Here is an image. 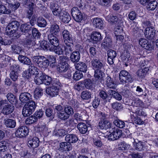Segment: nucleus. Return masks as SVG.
<instances>
[{
  "label": "nucleus",
  "mask_w": 158,
  "mask_h": 158,
  "mask_svg": "<svg viewBox=\"0 0 158 158\" xmlns=\"http://www.w3.org/2000/svg\"><path fill=\"white\" fill-rule=\"evenodd\" d=\"M76 69L84 73L86 72L87 70V67L86 64L84 63L80 62L75 64Z\"/></svg>",
  "instance_id": "393cba45"
},
{
  "label": "nucleus",
  "mask_w": 158,
  "mask_h": 158,
  "mask_svg": "<svg viewBox=\"0 0 158 158\" xmlns=\"http://www.w3.org/2000/svg\"><path fill=\"white\" fill-rule=\"evenodd\" d=\"M27 44L29 45H34L35 49L49 50L50 51L53 50V49L52 46L45 40L42 41L40 43L39 47H38V44L35 45V43L34 40H28V41L27 42Z\"/></svg>",
  "instance_id": "39448f33"
},
{
  "label": "nucleus",
  "mask_w": 158,
  "mask_h": 158,
  "mask_svg": "<svg viewBox=\"0 0 158 158\" xmlns=\"http://www.w3.org/2000/svg\"><path fill=\"white\" fill-rule=\"evenodd\" d=\"M32 33L33 36L34 37L35 39L39 38L41 35L38 31L35 28H33L32 29Z\"/></svg>",
  "instance_id": "338daca9"
},
{
  "label": "nucleus",
  "mask_w": 158,
  "mask_h": 158,
  "mask_svg": "<svg viewBox=\"0 0 158 158\" xmlns=\"http://www.w3.org/2000/svg\"><path fill=\"white\" fill-rule=\"evenodd\" d=\"M91 38L93 40L98 42L102 39L101 34L97 31L93 32L91 35Z\"/></svg>",
  "instance_id": "c756f323"
},
{
  "label": "nucleus",
  "mask_w": 158,
  "mask_h": 158,
  "mask_svg": "<svg viewBox=\"0 0 158 158\" xmlns=\"http://www.w3.org/2000/svg\"><path fill=\"white\" fill-rule=\"evenodd\" d=\"M19 23L16 21L12 22L6 27V33L10 37H13L15 35L16 32L17 31L19 26Z\"/></svg>",
  "instance_id": "20e7f679"
},
{
  "label": "nucleus",
  "mask_w": 158,
  "mask_h": 158,
  "mask_svg": "<svg viewBox=\"0 0 158 158\" xmlns=\"http://www.w3.org/2000/svg\"><path fill=\"white\" fill-rule=\"evenodd\" d=\"M139 45L143 48L147 50H150L152 49L151 45L148 41L145 38H141L139 40Z\"/></svg>",
  "instance_id": "4468645a"
},
{
  "label": "nucleus",
  "mask_w": 158,
  "mask_h": 158,
  "mask_svg": "<svg viewBox=\"0 0 158 158\" xmlns=\"http://www.w3.org/2000/svg\"><path fill=\"white\" fill-rule=\"evenodd\" d=\"M132 103L134 106L136 107H140L143 105L142 101L138 98L136 99Z\"/></svg>",
  "instance_id": "774afa93"
},
{
  "label": "nucleus",
  "mask_w": 158,
  "mask_h": 158,
  "mask_svg": "<svg viewBox=\"0 0 158 158\" xmlns=\"http://www.w3.org/2000/svg\"><path fill=\"white\" fill-rule=\"evenodd\" d=\"M38 26L40 27H44L47 25V22L42 17H39L37 20Z\"/></svg>",
  "instance_id": "79ce46f5"
},
{
  "label": "nucleus",
  "mask_w": 158,
  "mask_h": 158,
  "mask_svg": "<svg viewBox=\"0 0 158 158\" xmlns=\"http://www.w3.org/2000/svg\"><path fill=\"white\" fill-rule=\"evenodd\" d=\"M114 123L115 125L120 128H123L125 126L124 122L120 119H115Z\"/></svg>",
  "instance_id": "864d4df0"
},
{
  "label": "nucleus",
  "mask_w": 158,
  "mask_h": 158,
  "mask_svg": "<svg viewBox=\"0 0 158 158\" xmlns=\"http://www.w3.org/2000/svg\"><path fill=\"white\" fill-rule=\"evenodd\" d=\"M106 84L107 86L110 88L114 89L116 87L113 79L109 76H107L106 78Z\"/></svg>",
  "instance_id": "7c9ffc66"
},
{
  "label": "nucleus",
  "mask_w": 158,
  "mask_h": 158,
  "mask_svg": "<svg viewBox=\"0 0 158 158\" xmlns=\"http://www.w3.org/2000/svg\"><path fill=\"white\" fill-rule=\"evenodd\" d=\"M10 76L13 81H15L18 80L19 74L18 72L11 71L10 74Z\"/></svg>",
  "instance_id": "bf43d9fd"
},
{
  "label": "nucleus",
  "mask_w": 158,
  "mask_h": 158,
  "mask_svg": "<svg viewBox=\"0 0 158 158\" xmlns=\"http://www.w3.org/2000/svg\"><path fill=\"white\" fill-rule=\"evenodd\" d=\"M156 30L154 27H148L144 30V35L146 38L149 40L153 39L155 35Z\"/></svg>",
  "instance_id": "9d476101"
},
{
  "label": "nucleus",
  "mask_w": 158,
  "mask_h": 158,
  "mask_svg": "<svg viewBox=\"0 0 158 158\" xmlns=\"http://www.w3.org/2000/svg\"><path fill=\"white\" fill-rule=\"evenodd\" d=\"M18 58L19 61L22 63L27 65H30L31 64L30 60L25 56L19 55Z\"/></svg>",
  "instance_id": "72a5a7b5"
},
{
  "label": "nucleus",
  "mask_w": 158,
  "mask_h": 158,
  "mask_svg": "<svg viewBox=\"0 0 158 158\" xmlns=\"http://www.w3.org/2000/svg\"><path fill=\"white\" fill-rule=\"evenodd\" d=\"M149 71L148 68H145L143 69H140L138 70L137 72V76L141 78L144 77Z\"/></svg>",
  "instance_id": "2f4dec72"
},
{
  "label": "nucleus",
  "mask_w": 158,
  "mask_h": 158,
  "mask_svg": "<svg viewBox=\"0 0 158 158\" xmlns=\"http://www.w3.org/2000/svg\"><path fill=\"white\" fill-rule=\"evenodd\" d=\"M38 69L35 66H30L29 69V73L32 74H36L38 72Z\"/></svg>",
  "instance_id": "0e129e2a"
},
{
  "label": "nucleus",
  "mask_w": 158,
  "mask_h": 158,
  "mask_svg": "<svg viewBox=\"0 0 158 158\" xmlns=\"http://www.w3.org/2000/svg\"><path fill=\"white\" fill-rule=\"evenodd\" d=\"M112 44V41L109 38H106L104 40V42L102 44V46L104 48H109L111 47Z\"/></svg>",
  "instance_id": "4c0bfd02"
},
{
  "label": "nucleus",
  "mask_w": 158,
  "mask_h": 158,
  "mask_svg": "<svg viewBox=\"0 0 158 158\" xmlns=\"http://www.w3.org/2000/svg\"><path fill=\"white\" fill-rule=\"evenodd\" d=\"M43 90L39 87H37L35 88L34 91V98L38 99L40 98L43 94Z\"/></svg>",
  "instance_id": "e433bc0d"
},
{
  "label": "nucleus",
  "mask_w": 158,
  "mask_h": 158,
  "mask_svg": "<svg viewBox=\"0 0 158 158\" xmlns=\"http://www.w3.org/2000/svg\"><path fill=\"white\" fill-rule=\"evenodd\" d=\"M112 0H97L98 3L102 6H106L109 4Z\"/></svg>",
  "instance_id": "69168bd1"
},
{
  "label": "nucleus",
  "mask_w": 158,
  "mask_h": 158,
  "mask_svg": "<svg viewBox=\"0 0 158 158\" xmlns=\"http://www.w3.org/2000/svg\"><path fill=\"white\" fill-rule=\"evenodd\" d=\"M60 31L59 25L56 24H53L51 26L50 28V32L51 34L56 35Z\"/></svg>",
  "instance_id": "cd10ccee"
},
{
  "label": "nucleus",
  "mask_w": 158,
  "mask_h": 158,
  "mask_svg": "<svg viewBox=\"0 0 158 158\" xmlns=\"http://www.w3.org/2000/svg\"><path fill=\"white\" fill-rule=\"evenodd\" d=\"M43 83L46 85H49L52 81V79L50 77L43 74Z\"/></svg>",
  "instance_id": "37998d69"
},
{
  "label": "nucleus",
  "mask_w": 158,
  "mask_h": 158,
  "mask_svg": "<svg viewBox=\"0 0 158 158\" xmlns=\"http://www.w3.org/2000/svg\"><path fill=\"white\" fill-rule=\"evenodd\" d=\"M82 81L76 83L74 86V89L78 91L84 89L85 87Z\"/></svg>",
  "instance_id": "052dcab7"
},
{
  "label": "nucleus",
  "mask_w": 158,
  "mask_h": 158,
  "mask_svg": "<svg viewBox=\"0 0 158 158\" xmlns=\"http://www.w3.org/2000/svg\"><path fill=\"white\" fill-rule=\"evenodd\" d=\"M40 140L36 137H34L31 139H30L28 142V145L29 147L35 148L37 147L39 145Z\"/></svg>",
  "instance_id": "f3484780"
},
{
  "label": "nucleus",
  "mask_w": 158,
  "mask_h": 158,
  "mask_svg": "<svg viewBox=\"0 0 158 158\" xmlns=\"http://www.w3.org/2000/svg\"><path fill=\"white\" fill-rule=\"evenodd\" d=\"M92 65L94 70L101 69L104 67V65L101 60L97 59H93L91 61Z\"/></svg>",
  "instance_id": "dca6fc26"
},
{
  "label": "nucleus",
  "mask_w": 158,
  "mask_h": 158,
  "mask_svg": "<svg viewBox=\"0 0 158 158\" xmlns=\"http://www.w3.org/2000/svg\"><path fill=\"white\" fill-rule=\"evenodd\" d=\"M33 62L36 64L39 67L44 68L49 65V61L43 56H34L32 58Z\"/></svg>",
  "instance_id": "f03ea898"
},
{
  "label": "nucleus",
  "mask_w": 158,
  "mask_h": 158,
  "mask_svg": "<svg viewBox=\"0 0 158 158\" xmlns=\"http://www.w3.org/2000/svg\"><path fill=\"white\" fill-rule=\"evenodd\" d=\"M77 128L80 132L82 134L86 133L88 130L86 125L82 123H79L77 125Z\"/></svg>",
  "instance_id": "c9c22d12"
},
{
  "label": "nucleus",
  "mask_w": 158,
  "mask_h": 158,
  "mask_svg": "<svg viewBox=\"0 0 158 158\" xmlns=\"http://www.w3.org/2000/svg\"><path fill=\"white\" fill-rule=\"evenodd\" d=\"M93 24L97 28L103 29L104 28V23L103 20L98 18H95L93 19Z\"/></svg>",
  "instance_id": "ddd939ff"
},
{
  "label": "nucleus",
  "mask_w": 158,
  "mask_h": 158,
  "mask_svg": "<svg viewBox=\"0 0 158 158\" xmlns=\"http://www.w3.org/2000/svg\"><path fill=\"white\" fill-rule=\"evenodd\" d=\"M80 54L78 51H74L72 53L70 56V59L73 62H77L80 59Z\"/></svg>",
  "instance_id": "c85d7f7f"
},
{
  "label": "nucleus",
  "mask_w": 158,
  "mask_h": 158,
  "mask_svg": "<svg viewBox=\"0 0 158 158\" xmlns=\"http://www.w3.org/2000/svg\"><path fill=\"white\" fill-rule=\"evenodd\" d=\"M11 13L10 10L7 9L6 6L3 5H0V13L8 14Z\"/></svg>",
  "instance_id": "4d7b16f0"
},
{
  "label": "nucleus",
  "mask_w": 158,
  "mask_h": 158,
  "mask_svg": "<svg viewBox=\"0 0 158 158\" xmlns=\"http://www.w3.org/2000/svg\"><path fill=\"white\" fill-rule=\"evenodd\" d=\"M83 74L80 71H76L73 74V78L76 81L78 80L83 77Z\"/></svg>",
  "instance_id": "e2e57ef3"
},
{
  "label": "nucleus",
  "mask_w": 158,
  "mask_h": 158,
  "mask_svg": "<svg viewBox=\"0 0 158 158\" xmlns=\"http://www.w3.org/2000/svg\"><path fill=\"white\" fill-rule=\"evenodd\" d=\"M82 82L85 87L89 89L93 87V83L89 79H86L82 81Z\"/></svg>",
  "instance_id": "a18cd8bd"
},
{
  "label": "nucleus",
  "mask_w": 158,
  "mask_h": 158,
  "mask_svg": "<svg viewBox=\"0 0 158 158\" xmlns=\"http://www.w3.org/2000/svg\"><path fill=\"white\" fill-rule=\"evenodd\" d=\"M62 35L64 43H66L67 42H73L72 35L67 30H64L62 31Z\"/></svg>",
  "instance_id": "a211bd4d"
},
{
  "label": "nucleus",
  "mask_w": 158,
  "mask_h": 158,
  "mask_svg": "<svg viewBox=\"0 0 158 158\" xmlns=\"http://www.w3.org/2000/svg\"><path fill=\"white\" fill-rule=\"evenodd\" d=\"M119 150L123 151L127 150L131 148L130 145L123 142H121L119 145Z\"/></svg>",
  "instance_id": "49530a36"
},
{
  "label": "nucleus",
  "mask_w": 158,
  "mask_h": 158,
  "mask_svg": "<svg viewBox=\"0 0 158 158\" xmlns=\"http://www.w3.org/2000/svg\"><path fill=\"white\" fill-rule=\"evenodd\" d=\"M71 149L70 145H69L67 142H63L60 143L59 150L61 152L69 151Z\"/></svg>",
  "instance_id": "bb28decb"
},
{
  "label": "nucleus",
  "mask_w": 158,
  "mask_h": 158,
  "mask_svg": "<svg viewBox=\"0 0 158 158\" xmlns=\"http://www.w3.org/2000/svg\"><path fill=\"white\" fill-rule=\"evenodd\" d=\"M59 19L60 20L64 23H68L71 19V17L69 14L65 11H63L62 14Z\"/></svg>",
  "instance_id": "4be33fe9"
},
{
  "label": "nucleus",
  "mask_w": 158,
  "mask_h": 158,
  "mask_svg": "<svg viewBox=\"0 0 158 158\" xmlns=\"http://www.w3.org/2000/svg\"><path fill=\"white\" fill-rule=\"evenodd\" d=\"M14 109V106L10 104L5 105L2 110V113L4 114L7 115L11 113Z\"/></svg>",
  "instance_id": "412c9836"
},
{
  "label": "nucleus",
  "mask_w": 158,
  "mask_h": 158,
  "mask_svg": "<svg viewBox=\"0 0 158 158\" xmlns=\"http://www.w3.org/2000/svg\"><path fill=\"white\" fill-rule=\"evenodd\" d=\"M69 64L68 63H63L59 64L57 68V70L60 73L65 72L68 70Z\"/></svg>",
  "instance_id": "f704fd0d"
},
{
  "label": "nucleus",
  "mask_w": 158,
  "mask_h": 158,
  "mask_svg": "<svg viewBox=\"0 0 158 158\" xmlns=\"http://www.w3.org/2000/svg\"><path fill=\"white\" fill-rule=\"evenodd\" d=\"M12 50L16 53H20L22 50V48L17 45L14 44L11 46Z\"/></svg>",
  "instance_id": "680f3d73"
},
{
  "label": "nucleus",
  "mask_w": 158,
  "mask_h": 158,
  "mask_svg": "<svg viewBox=\"0 0 158 158\" xmlns=\"http://www.w3.org/2000/svg\"><path fill=\"white\" fill-rule=\"evenodd\" d=\"M64 110L65 114H66V118H69L70 115L73 113V109L70 106H66L64 108Z\"/></svg>",
  "instance_id": "ea45409f"
},
{
  "label": "nucleus",
  "mask_w": 158,
  "mask_h": 158,
  "mask_svg": "<svg viewBox=\"0 0 158 158\" xmlns=\"http://www.w3.org/2000/svg\"><path fill=\"white\" fill-rule=\"evenodd\" d=\"M71 14L73 19L76 22H81L83 19L82 13L77 7H73L71 10Z\"/></svg>",
  "instance_id": "1a4fd4ad"
},
{
  "label": "nucleus",
  "mask_w": 158,
  "mask_h": 158,
  "mask_svg": "<svg viewBox=\"0 0 158 158\" xmlns=\"http://www.w3.org/2000/svg\"><path fill=\"white\" fill-rule=\"evenodd\" d=\"M106 19L111 23H115L117 22L118 19L116 16L110 15L107 16Z\"/></svg>",
  "instance_id": "de8ad7c7"
},
{
  "label": "nucleus",
  "mask_w": 158,
  "mask_h": 158,
  "mask_svg": "<svg viewBox=\"0 0 158 158\" xmlns=\"http://www.w3.org/2000/svg\"><path fill=\"white\" fill-rule=\"evenodd\" d=\"M98 126L100 128L102 129H106L111 127L110 123L106 119H102L99 123Z\"/></svg>",
  "instance_id": "2eb2a0df"
},
{
  "label": "nucleus",
  "mask_w": 158,
  "mask_h": 158,
  "mask_svg": "<svg viewBox=\"0 0 158 158\" xmlns=\"http://www.w3.org/2000/svg\"><path fill=\"white\" fill-rule=\"evenodd\" d=\"M91 95L92 94L90 92L85 90L82 92L81 97L83 99L88 100L91 98Z\"/></svg>",
  "instance_id": "58836bf2"
},
{
  "label": "nucleus",
  "mask_w": 158,
  "mask_h": 158,
  "mask_svg": "<svg viewBox=\"0 0 158 158\" xmlns=\"http://www.w3.org/2000/svg\"><path fill=\"white\" fill-rule=\"evenodd\" d=\"M54 135L62 136H64L65 135V131L63 129H56L55 130L54 132Z\"/></svg>",
  "instance_id": "6e6d98bb"
},
{
  "label": "nucleus",
  "mask_w": 158,
  "mask_h": 158,
  "mask_svg": "<svg viewBox=\"0 0 158 158\" xmlns=\"http://www.w3.org/2000/svg\"><path fill=\"white\" fill-rule=\"evenodd\" d=\"M6 98L9 102L11 103L16 102L15 97L12 93H8L6 95Z\"/></svg>",
  "instance_id": "13d9d810"
},
{
  "label": "nucleus",
  "mask_w": 158,
  "mask_h": 158,
  "mask_svg": "<svg viewBox=\"0 0 158 158\" xmlns=\"http://www.w3.org/2000/svg\"><path fill=\"white\" fill-rule=\"evenodd\" d=\"M157 5V2L154 1L149 2L147 5V8L148 10H153L156 8Z\"/></svg>",
  "instance_id": "c03bdc74"
},
{
  "label": "nucleus",
  "mask_w": 158,
  "mask_h": 158,
  "mask_svg": "<svg viewBox=\"0 0 158 158\" xmlns=\"http://www.w3.org/2000/svg\"><path fill=\"white\" fill-rule=\"evenodd\" d=\"M43 74L41 75L38 74L34 78V81L38 85H40L43 83Z\"/></svg>",
  "instance_id": "5fc2aeb1"
},
{
  "label": "nucleus",
  "mask_w": 158,
  "mask_h": 158,
  "mask_svg": "<svg viewBox=\"0 0 158 158\" xmlns=\"http://www.w3.org/2000/svg\"><path fill=\"white\" fill-rule=\"evenodd\" d=\"M31 27L30 24H24L21 25L20 29L22 32L26 33L31 30Z\"/></svg>",
  "instance_id": "a19ab883"
},
{
  "label": "nucleus",
  "mask_w": 158,
  "mask_h": 158,
  "mask_svg": "<svg viewBox=\"0 0 158 158\" xmlns=\"http://www.w3.org/2000/svg\"><path fill=\"white\" fill-rule=\"evenodd\" d=\"M53 82L52 85L48 87L46 90V93L52 97L58 94L61 85L60 83L58 81H55Z\"/></svg>",
  "instance_id": "f257e3e1"
},
{
  "label": "nucleus",
  "mask_w": 158,
  "mask_h": 158,
  "mask_svg": "<svg viewBox=\"0 0 158 158\" xmlns=\"http://www.w3.org/2000/svg\"><path fill=\"white\" fill-rule=\"evenodd\" d=\"M119 80L122 83L127 82H131L133 79L131 75L125 70L120 71L119 74Z\"/></svg>",
  "instance_id": "0eeeda50"
},
{
  "label": "nucleus",
  "mask_w": 158,
  "mask_h": 158,
  "mask_svg": "<svg viewBox=\"0 0 158 158\" xmlns=\"http://www.w3.org/2000/svg\"><path fill=\"white\" fill-rule=\"evenodd\" d=\"M108 62L110 64H113L114 60L117 56L116 52L112 49L109 50L107 52Z\"/></svg>",
  "instance_id": "f8f14e48"
},
{
  "label": "nucleus",
  "mask_w": 158,
  "mask_h": 158,
  "mask_svg": "<svg viewBox=\"0 0 158 158\" xmlns=\"http://www.w3.org/2000/svg\"><path fill=\"white\" fill-rule=\"evenodd\" d=\"M133 139L134 142H133V144L135 149L138 151L142 150L143 147V143L138 139H136L135 140L134 138H133Z\"/></svg>",
  "instance_id": "a878e982"
},
{
  "label": "nucleus",
  "mask_w": 158,
  "mask_h": 158,
  "mask_svg": "<svg viewBox=\"0 0 158 158\" xmlns=\"http://www.w3.org/2000/svg\"><path fill=\"white\" fill-rule=\"evenodd\" d=\"M101 69H98L95 70L94 76L98 79H102L104 75V73L101 70Z\"/></svg>",
  "instance_id": "09e8293b"
},
{
  "label": "nucleus",
  "mask_w": 158,
  "mask_h": 158,
  "mask_svg": "<svg viewBox=\"0 0 158 158\" xmlns=\"http://www.w3.org/2000/svg\"><path fill=\"white\" fill-rule=\"evenodd\" d=\"M8 146V143L5 141L0 142V151L4 152L7 149Z\"/></svg>",
  "instance_id": "8fccbe9b"
},
{
  "label": "nucleus",
  "mask_w": 158,
  "mask_h": 158,
  "mask_svg": "<svg viewBox=\"0 0 158 158\" xmlns=\"http://www.w3.org/2000/svg\"><path fill=\"white\" fill-rule=\"evenodd\" d=\"M111 106L113 109L117 111H119L123 108L122 104L118 102L113 103L111 104Z\"/></svg>",
  "instance_id": "603ef678"
},
{
  "label": "nucleus",
  "mask_w": 158,
  "mask_h": 158,
  "mask_svg": "<svg viewBox=\"0 0 158 158\" xmlns=\"http://www.w3.org/2000/svg\"><path fill=\"white\" fill-rule=\"evenodd\" d=\"M5 123L7 127L10 128L15 127L16 125L15 120L13 119H6L5 120Z\"/></svg>",
  "instance_id": "473e14b6"
},
{
  "label": "nucleus",
  "mask_w": 158,
  "mask_h": 158,
  "mask_svg": "<svg viewBox=\"0 0 158 158\" xmlns=\"http://www.w3.org/2000/svg\"><path fill=\"white\" fill-rule=\"evenodd\" d=\"M64 50L66 55L71 53L73 50V42H67L64 43Z\"/></svg>",
  "instance_id": "b1692460"
},
{
  "label": "nucleus",
  "mask_w": 158,
  "mask_h": 158,
  "mask_svg": "<svg viewBox=\"0 0 158 158\" xmlns=\"http://www.w3.org/2000/svg\"><path fill=\"white\" fill-rule=\"evenodd\" d=\"M110 134L108 136V138L110 140H114L120 138L122 135V130L115 127H111L110 129Z\"/></svg>",
  "instance_id": "423d86ee"
},
{
  "label": "nucleus",
  "mask_w": 158,
  "mask_h": 158,
  "mask_svg": "<svg viewBox=\"0 0 158 158\" xmlns=\"http://www.w3.org/2000/svg\"><path fill=\"white\" fill-rule=\"evenodd\" d=\"M29 129L25 126H20L17 129L15 134L16 136L19 138H25L28 135Z\"/></svg>",
  "instance_id": "6e6552de"
},
{
  "label": "nucleus",
  "mask_w": 158,
  "mask_h": 158,
  "mask_svg": "<svg viewBox=\"0 0 158 158\" xmlns=\"http://www.w3.org/2000/svg\"><path fill=\"white\" fill-rule=\"evenodd\" d=\"M35 108V102L33 101H30L24 106L22 110V114L24 117L29 116Z\"/></svg>",
  "instance_id": "7ed1b4c3"
},
{
  "label": "nucleus",
  "mask_w": 158,
  "mask_h": 158,
  "mask_svg": "<svg viewBox=\"0 0 158 158\" xmlns=\"http://www.w3.org/2000/svg\"><path fill=\"white\" fill-rule=\"evenodd\" d=\"M48 39L51 45L54 46H57L59 45V41L58 38L52 34H49L48 36Z\"/></svg>",
  "instance_id": "6ab92c4d"
},
{
  "label": "nucleus",
  "mask_w": 158,
  "mask_h": 158,
  "mask_svg": "<svg viewBox=\"0 0 158 158\" xmlns=\"http://www.w3.org/2000/svg\"><path fill=\"white\" fill-rule=\"evenodd\" d=\"M65 140L67 142L69 143H74L78 140L77 136L73 134H68L65 137Z\"/></svg>",
  "instance_id": "5701e85b"
},
{
  "label": "nucleus",
  "mask_w": 158,
  "mask_h": 158,
  "mask_svg": "<svg viewBox=\"0 0 158 158\" xmlns=\"http://www.w3.org/2000/svg\"><path fill=\"white\" fill-rule=\"evenodd\" d=\"M31 96L27 92L21 93L19 96V99L23 103H26L31 99Z\"/></svg>",
  "instance_id": "aec40b11"
},
{
  "label": "nucleus",
  "mask_w": 158,
  "mask_h": 158,
  "mask_svg": "<svg viewBox=\"0 0 158 158\" xmlns=\"http://www.w3.org/2000/svg\"><path fill=\"white\" fill-rule=\"evenodd\" d=\"M51 9L53 15L56 17L59 18L62 14L63 11L57 4H54L52 6Z\"/></svg>",
  "instance_id": "9b49d317"
},
{
  "label": "nucleus",
  "mask_w": 158,
  "mask_h": 158,
  "mask_svg": "<svg viewBox=\"0 0 158 158\" xmlns=\"http://www.w3.org/2000/svg\"><path fill=\"white\" fill-rule=\"evenodd\" d=\"M52 47L53 48V50H51L50 51H54L56 54L58 55H61L63 53V49L60 46H52Z\"/></svg>",
  "instance_id": "3c124183"
}]
</instances>
